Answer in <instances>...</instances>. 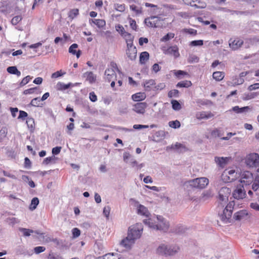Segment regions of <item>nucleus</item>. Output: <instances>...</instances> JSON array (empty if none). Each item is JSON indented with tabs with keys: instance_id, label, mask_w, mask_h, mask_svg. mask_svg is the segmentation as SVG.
Listing matches in <instances>:
<instances>
[{
	"instance_id": "obj_1",
	"label": "nucleus",
	"mask_w": 259,
	"mask_h": 259,
	"mask_svg": "<svg viewBox=\"0 0 259 259\" xmlns=\"http://www.w3.org/2000/svg\"><path fill=\"white\" fill-rule=\"evenodd\" d=\"M142 231L141 224H137L135 226H131L128 228L127 237L121 241V245L126 248H130L135 243V240L141 237Z\"/></svg>"
},
{
	"instance_id": "obj_2",
	"label": "nucleus",
	"mask_w": 259,
	"mask_h": 259,
	"mask_svg": "<svg viewBox=\"0 0 259 259\" xmlns=\"http://www.w3.org/2000/svg\"><path fill=\"white\" fill-rule=\"evenodd\" d=\"M240 182L242 186H248L252 184V189L256 191L259 188V180L254 179L253 174L249 171H241L240 174Z\"/></svg>"
},
{
	"instance_id": "obj_3",
	"label": "nucleus",
	"mask_w": 259,
	"mask_h": 259,
	"mask_svg": "<svg viewBox=\"0 0 259 259\" xmlns=\"http://www.w3.org/2000/svg\"><path fill=\"white\" fill-rule=\"evenodd\" d=\"M156 220L157 222L155 220L149 218L144 220L143 223L149 227L154 229L163 231H166L168 229V225L166 222L164 221L162 217L157 216Z\"/></svg>"
},
{
	"instance_id": "obj_4",
	"label": "nucleus",
	"mask_w": 259,
	"mask_h": 259,
	"mask_svg": "<svg viewBox=\"0 0 259 259\" xmlns=\"http://www.w3.org/2000/svg\"><path fill=\"white\" fill-rule=\"evenodd\" d=\"M209 180L205 177H201L190 180L185 183V185L191 188L202 189L208 184Z\"/></svg>"
},
{
	"instance_id": "obj_5",
	"label": "nucleus",
	"mask_w": 259,
	"mask_h": 259,
	"mask_svg": "<svg viewBox=\"0 0 259 259\" xmlns=\"http://www.w3.org/2000/svg\"><path fill=\"white\" fill-rule=\"evenodd\" d=\"M179 247L177 246H168L162 244L156 249V253L162 255H173L178 252Z\"/></svg>"
},
{
	"instance_id": "obj_6",
	"label": "nucleus",
	"mask_w": 259,
	"mask_h": 259,
	"mask_svg": "<svg viewBox=\"0 0 259 259\" xmlns=\"http://www.w3.org/2000/svg\"><path fill=\"white\" fill-rule=\"evenodd\" d=\"M234 205V201L230 202L224 209L223 213L220 214V218L224 223H227L230 222V219L232 215L233 208Z\"/></svg>"
},
{
	"instance_id": "obj_7",
	"label": "nucleus",
	"mask_w": 259,
	"mask_h": 259,
	"mask_svg": "<svg viewBox=\"0 0 259 259\" xmlns=\"http://www.w3.org/2000/svg\"><path fill=\"white\" fill-rule=\"evenodd\" d=\"M117 69V64L114 62L110 63L109 67L107 68L105 71V79L108 82L112 80H115L116 78V74L115 72V69Z\"/></svg>"
},
{
	"instance_id": "obj_8",
	"label": "nucleus",
	"mask_w": 259,
	"mask_h": 259,
	"mask_svg": "<svg viewBox=\"0 0 259 259\" xmlns=\"http://www.w3.org/2000/svg\"><path fill=\"white\" fill-rule=\"evenodd\" d=\"M245 163L249 167H256L259 164V155L255 153L249 154L246 156Z\"/></svg>"
},
{
	"instance_id": "obj_9",
	"label": "nucleus",
	"mask_w": 259,
	"mask_h": 259,
	"mask_svg": "<svg viewBox=\"0 0 259 259\" xmlns=\"http://www.w3.org/2000/svg\"><path fill=\"white\" fill-rule=\"evenodd\" d=\"M231 190L226 187H222L219 192V200L220 203H226L231 193Z\"/></svg>"
},
{
	"instance_id": "obj_10",
	"label": "nucleus",
	"mask_w": 259,
	"mask_h": 259,
	"mask_svg": "<svg viewBox=\"0 0 259 259\" xmlns=\"http://www.w3.org/2000/svg\"><path fill=\"white\" fill-rule=\"evenodd\" d=\"M246 191L243 186H237L233 192V196L234 199L241 200L246 196Z\"/></svg>"
},
{
	"instance_id": "obj_11",
	"label": "nucleus",
	"mask_w": 259,
	"mask_h": 259,
	"mask_svg": "<svg viewBox=\"0 0 259 259\" xmlns=\"http://www.w3.org/2000/svg\"><path fill=\"white\" fill-rule=\"evenodd\" d=\"M224 177H227L228 179L226 180L228 182H231L235 181L240 177V174L236 172L234 169L226 170L223 174Z\"/></svg>"
},
{
	"instance_id": "obj_12",
	"label": "nucleus",
	"mask_w": 259,
	"mask_h": 259,
	"mask_svg": "<svg viewBox=\"0 0 259 259\" xmlns=\"http://www.w3.org/2000/svg\"><path fill=\"white\" fill-rule=\"evenodd\" d=\"M137 51L135 47L133 46V44L130 43L127 45V50L126 54L129 59L132 61L135 60L137 57Z\"/></svg>"
},
{
	"instance_id": "obj_13",
	"label": "nucleus",
	"mask_w": 259,
	"mask_h": 259,
	"mask_svg": "<svg viewBox=\"0 0 259 259\" xmlns=\"http://www.w3.org/2000/svg\"><path fill=\"white\" fill-rule=\"evenodd\" d=\"M164 53L166 55H173L175 58L180 56L179 49L177 46H171L164 50Z\"/></svg>"
},
{
	"instance_id": "obj_14",
	"label": "nucleus",
	"mask_w": 259,
	"mask_h": 259,
	"mask_svg": "<svg viewBox=\"0 0 259 259\" xmlns=\"http://www.w3.org/2000/svg\"><path fill=\"white\" fill-rule=\"evenodd\" d=\"M82 77L85 78V80L88 81L90 84L95 83L97 79L96 75L94 74L92 71H87L84 72Z\"/></svg>"
},
{
	"instance_id": "obj_15",
	"label": "nucleus",
	"mask_w": 259,
	"mask_h": 259,
	"mask_svg": "<svg viewBox=\"0 0 259 259\" xmlns=\"http://www.w3.org/2000/svg\"><path fill=\"white\" fill-rule=\"evenodd\" d=\"M147 104L145 102L137 103L134 106L133 110L138 113L143 114Z\"/></svg>"
},
{
	"instance_id": "obj_16",
	"label": "nucleus",
	"mask_w": 259,
	"mask_h": 259,
	"mask_svg": "<svg viewBox=\"0 0 259 259\" xmlns=\"http://www.w3.org/2000/svg\"><path fill=\"white\" fill-rule=\"evenodd\" d=\"M213 116V114L210 112H198L196 113V117L197 119H207Z\"/></svg>"
},
{
	"instance_id": "obj_17",
	"label": "nucleus",
	"mask_w": 259,
	"mask_h": 259,
	"mask_svg": "<svg viewBox=\"0 0 259 259\" xmlns=\"http://www.w3.org/2000/svg\"><path fill=\"white\" fill-rule=\"evenodd\" d=\"M243 42L242 40L238 38L234 40L230 39L229 40V46L233 50H236L242 45Z\"/></svg>"
},
{
	"instance_id": "obj_18",
	"label": "nucleus",
	"mask_w": 259,
	"mask_h": 259,
	"mask_svg": "<svg viewBox=\"0 0 259 259\" xmlns=\"http://www.w3.org/2000/svg\"><path fill=\"white\" fill-rule=\"evenodd\" d=\"M251 109V108L250 106H245L240 108L238 106H236L232 107V108L229 110V111L230 112L231 111H233L236 113H242L247 112Z\"/></svg>"
},
{
	"instance_id": "obj_19",
	"label": "nucleus",
	"mask_w": 259,
	"mask_h": 259,
	"mask_svg": "<svg viewBox=\"0 0 259 259\" xmlns=\"http://www.w3.org/2000/svg\"><path fill=\"white\" fill-rule=\"evenodd\" d=\"M158 18V16H151L149 18H146L144 20V22L145 24L149 27H157V26L156 25V23L154 20L152 21V20L156 19Z\"/></svg>"
},
{
	"instance_id": "obj_20",
	"label": "nucleus",
	"mask_w": 259,
	"mask_h": 259,
	"mask_svg": "<svg viewBox=\"0 0 259 259\" xmlns=\"http://www.w3.org/2000/svg\"><path fill=\"white\" fill-rule=\"evenodd\" d=\"M138 213L148 217L150 213L147 208L144 205L139 204L137 208Z\"/></svg>"
},
{
	"instance_id": "obj_21",
	"label": "nucleus",
	"mask_w": 259,
	"mask_h": 259,
	"mask_svg": "<svg viewBox=\"0 0 259 259\" xmlns=\"http://www.w3.org/2000/svg\"><path fill=\"white\" fill-rule=\"evenodd\" d=\"M146 95L144 93H137L132 95V98L135 101H140L144 100Z\"/></svg>"
},
{
	"instance_id": "obj_22",
	"label": "nucleus",
	"mask_w": 259,
	"mask_h": 259,
	"mask_svg": "<svg viewBox=\"0 0 259 259\" xmlns=\"http://www.w3.org/2000/svg\"><path fill=\"white\" fill-rule=\"evenodd\" d=\"M248 214L247 211L246 210H241L234 214V218L236 220H241L244 217Z\"/></svg>"
},
{
	"instance_id": "obj_23",
	"label": "nucleus",
	"mask_w": 259,
	"mask_h": 259,
	"mask_svg": "<svg viewBox=\"0 0 259 259\" xmlns=\"http://www.w3.org/2000/svg\"><path fill=\"white\" fill-rule=\"evenodd\" d=\"M57 158L54 155L50 157H47L44 159L42 164L45 165H48L49 164H55L56 162Z\"/></svg>"
},
{
	"instance_id": "obj_24",
	"label": "nucleus",
	"mask_w": 259,
	"mask_h": 259,
	"mask_svg": "<svg viewBox=\"0 0 259 259\" xmlns=\"http://www.w3.org/2000/svg\"><path fill=\"white\" fill-rule=\"evenodd\" d=\"M90 22L95 24L99 28H102L106 25L105 21L103 19H91Z\"/></svg>"
},
{
	"instance_id": "obj_25",
	"label": "nucleus",
	"mask_w": 259,
	"mask_h": 259,
	"mask_svg": "<svg viewBox=\"0 0 259 259\" xmlns=\"http://www.w3.org/2000/svg\"><path fill=\"white\" fill-rule=\"evenodd\" d=\"M71 83H68V84H65L63 82H59L56 84V89L60 91H64L68 89L71 85Z\"/></svg>"
},
{
	"instance_id": "obj_26",
	"label": "nucleus",
	"mask_w": 259,
	"mask_h": 259,
	"mask_svg": "<svg viewBox=\"0 0 259 259\" xmlns=\"http://www.w3.org/2000/svg\"><path fill=\"white\" fill-rule=\"evenodd\" d=\"M149 54L147 52H142L140 56V63L144 64L149 59Z\"/></svg>"
},
{
	"instance_id": "obj_27",
	"label": "nucleus",
	"mask_w": 259,
	"mask_h": 259,
	"mask_svg": "<svg viewBox=\"0 0 259 259\" xmlns=\"http://www.w3.org/2000/svg\"><path fill=\"white\" fill-rule=\"evenodd\" d=\"M99 259H119V257L118 253H109L100 257Z\"/></svg>"
},
{
	"instance_id": "obj_28",
	"label": "nucleus",
	"mask_w": 259,
	"mask_h": 259,
	"mask_svg": "<svg viewBox=\"0 0 259 259\" xmlns=\"http://www.w3.org/2000/svg\"><path fill=\"white\" fill-rule=\"evenodd\" d=\"M224 77V73L221 71H215L212 74L213 78L218 81L222 80Z\"/></svg>"
},
{
	"instance_id": "obj_29",
	"label": "nucleus",
	"mask_w": 259,
	"mask_h": 259,
	"mask_svg": "<svg viewBox=\"0 0 259 259\" xmlns=\"http://www.w3.org/2000/svg\"><path fill=\"white\" fill-rule=\"evenodd\" d=\"M257 95V94L256 93H244L242 95V99L244 101H247L254 98Z\"/></svg>"
},
{
	"instance_id": "obj_30",
	"label": "nucleus",
	"mask_w": 259,
	"mask_h": 259,
	"mask_svg": "<svg viewBox=\"0 0 259 259\" xmlns=\"http://www.w3.org/2000/svg\"><path fill=\"white\" fill-rule=\"evenodd\" d=\"M122 36L125 38L127 45L130 43H133L134 37L130 33L124 31V33H122Z\"/></svg>"
},
{
	"instance_id": "obj_31",
	"label": "nucleus",
	"mask_w": 259,
	"mask_h": 259,
	"mask_svg": "<svg viewBox=\"0 0 259 259\" xmlns=\"http://www.w3.org/2000/svg\"><path fill=\"white\" fill-rule=\"evenodd\" d=\"M214 161L220 166L223 167L227 162V158L215 157Z\"/></svg>"
},
{
	"instance_id": "obj_32",
	"label": "nucleus",
	"mask_w": 259,
	"mask_h": 259,
	"mask_svg": "<svg viewBox=\"0 0 259 259\" xmlns=\"http://www.w3.org/2000/svg\"><path fill=\"white\" fill-rule=\"evenodd\" d=\"M192 83L189 80H184L180 81L176 85L177 88H188L192 85Z\"/></svg>"
},
{
	"instance_id": "obj_33",
	"label": "nucleus",
	"mask_w": 259,
	"mask_h": 259,
	"mask_svg": "<svg viewBox=\"0 0 259 259\" xmlns=\"http://www.w3.org/2000/svg\"><path fill=\"white\" fill-rule=\"evenodd\" d=\"M244 81L243 78L239 76H236L232 80V84L233 86L242 84Z\"/></svg>"
},
{
	"instance_id": "obj_34",
	"label": "nucleus",
	"mask_w": 259,
	"mask_h": 259,
	"mask_svg": "<svg viewBox=\"0 0 259 259\" xmlns=\"http://www.w3.org/2000/svg\"><path fill=\"white\" fill-rule=\"evenodd\" d=\"M155 84V81L153 79H150L145 82L144 88L146 91H150Z\"/></svg>"
},
{
	"instance_id": "obj_35",
	"label": "nucleus",
	"mask_w": 259,
	"mask_h": 259,
	"mask_svg": "<svg viewBox=\"0 0 259 259\" xmlns=\"http://www.w3.org/2000/svg\"><path fill=\"white\" fill-rule=\"evenodd\" d=\"M39 203V199L37 197H34L31 201L29 209L31 210H34Z\"/></svg>"
},
{
	"instance_id": "obj_36",
	"label": "nucleus",
	"mask_w": 259,
	"mask_h": 259,
	"mask_svg": "<svg viewBox=\"0 0 259 259\" xmlns=\"http://www.w3.org/2000/svg\"><path fill=\"white\" fill-rule=\"evenodd\" d=\"M40 101L41 100L39 98H35L31 100L30 105L35 107H41L42 104L40 103Z\"/></svg>"
},
{
	"instance_id": "obj_37",
	"label": "nucleus",
	"mask_w": 259,
	"mask_h": 259,
	"mask_svg": "<svg viewBox=\"0 0 259 259\" xmlns=\"http://www.w3.org/2000/svg\"><path fill=\"white\" fill-rule=\"evenodd\" d=\"M19 230L21 232L23 233V236L25 237L29 236L31 235V233H33L34 232V231L32 230L23 228H20Z\"/></svg>"
},
{
	"instance_id": "obj_38",
	"label": "nucleus",
	"mask_w": 259,
	"mask_h": 259,
	"mask_svg": "<svg viewBox=\"0 0 259 259\" xmlns=\"http://www.w3.org/2000/svg\"><path fill=\"white\" fill-rule=\"evenodd\" d=\"M168 125L170 127L176 129V128H179L180 127L181 123L179 120H176L175 121H169L168 122Z\"/></svg>"
},
{
	"instance_id": "obj_39",
	"label": "nucleus",
	"mask_w": 259,
	"mask_h": 259,
	"mask_svg": "<svg viewBox=\"0 0 259 259\" xmlns=\"http://www.w3.org/2000/svg\"><path fill=\"white\" fill-rule=\"evenodd\" d=\"M26 124L28 127L31 130H33L34 128V120L31 117H28L26 119Z\"/></svg>"
},
{
	"instance_id": "obj_40",
	"label": "nucleus",
	"mask_w": 259,
	"mask_h": 259,
	"mask_svg": "<svg viewBox=\"0 0 259 259\" xmlns=\"http://www.w3.org/2000/svg\"><path fill=\"white\" fill-rule=\"evenodd\" d=\"M79 14V11L77 9H72L70 11L68 17L71 19H74L75 17H76Z\"/></svg>"
},
{
	"instance_id": "obj_41",
	"label": "nucleus",
	"mask_w": 259,
	"mask_h": 259,
	"mask_svg": "<svg viewBox=\"0 0 259 259\" xmlns=\"http://www.w3.org/2000/svg\"><path fill=\"white\" fill-rule=\"evenodd\" d=\"M172 108L174 110L178 111L181 109V105L177 100H172L171 102Z\"/></svg>"
},
{
	"instance_id": "obj_42",
	"label": "nucleus",
	"mask_w": 259,
	"mask_h": 259,
	"mask_svg": "<svg viewBox=\"0 0 259 259\" xmlns=\"http://www.w3.org/2000/svg\"><path fill=\"white\" fill-rule=\"evenodd\" d=\"M7 222L11 225H14L20 222V221L16 218H9L7 219Z\"/></svg>"
},
{
	"instance_id": "obj_43",
	"label": "nucleus",
	"mask_w": 259,
	"mask_h": 259,
	"mask_svg": "<svg viewBox=\"0 0 259 259\" xmlns=\"http://www.w3.org/2000/svg\"><path fill=\"white\" fill-rule=\"evenodd\" d=\"M175 36V34L173 33H168L167 34L164 35L161 39V41H166L169 40V39L174 38Z\"/></svg>"
},
{
	"instance_id": "obj_44",
	"label": "nucleus",
	"mask_w": 259,
	"mask_h": 259,
	"mask_svg": "<svg viewBox=\"0 0 259 259\" xmlns=\"http://www.w3.org/2000/svg\"><path fill=\"white\" fill-rule=\"evenodd\" d=\"M199 58L195 55H191L189 56L188 61L189 63H197L199 61Z\"/></svg>"
},
{
	"instance_id": "obj_45",
	"label": "nucleus",
	"mask_w": 259,
	"mask_h": 259,
	"mask_svg": "<svg viewBox=\"0 0 259 259\" xmlns=\"http://www.w3.org/2000/svg\"><path fill=\"white\" fill-rule=\"evenodd\" d=\"M114 8L117 11L123 12L125 10V5L124 4H115L114 5Z\"/></svg>"
},
{
	"instance_id": "obj_46",
	"label": "nucleus",
	"mask_w": 259,
	"mask_h": 259,
	"mask_svg": "<svg viewBox=\"0 0 259 259\" xmlns=\"http://www.w3.org/2000/svg\"><path fill=\"white\" fill-rule=\"evenodd\" d=\"M32 79V77H31L29 75H28L26 76L25 77L23 78L22 81L20 83V86L23 87L27 83L29 82V81Z\"/></svg>"
},
{
	"instance_id": "obj_47",
	"label": "nucleus",
	"mask_w": 259,
	"mask_h": 259,
	"mask_svg": "<svg viewBox=\"0 0 259 259\" xmlns=\"http://www.w3.org/2000/svg\"><path fill=\"white\" fill-rule=\"evenodd\" d=\"M184 1V2L188 5H190L191 6H193V7H196L197 8H203L204 7V6H198L196 5V4H194V2H195V0H183Z\"/></svg>"
},
{
	"instance_id": "obj_48",
	"label": "nucleus",
	"mask_w": 259,
	"mask_h": 259,
	"mask_svg": "<svg viewBox=\"0 0 259 259\" xmlns=\"http://www.w3.org/2000/svg\"><path fill=\"white\" fill-rule=\"evenodd\" d=\"M22 20V17L20 16H16L13 17L11 20V23L13 25H17L21 20Z\"/></svg>"
},
{
	"instance_id": "obj_49",
	"label": "nucleus",
	"mask_w": 259,
	"mask_h": 259,
	"mask_svg": "<svg viewBox=\"0 0 259 259\" xmlns=\"http://www.w3.org/2000/svg\"><path fill=\"white\" fill-rule=\"evenodd\" d=\"M203 44L202 40H196L191 41L190 45L192 46H201Z\"/></svg>"
},
{
	"instance_id": "obj_50",
	"label": "nucleus",
	"mask_w": 259,
	"mask_h": 259,
	"mask_svg": "<svg viewBox=\"0 0 259 259\" xmlns=\"http://www.w3.org/2000/svg\"><path fill=\"white\" fill-rule=\"evenodd\" d=\"M78 47V45L76 44H73L69 48V52L73 55L76 54L75 49Z\"/></svg>"
},
{
	"instance_id": "obj_51",
	"label": "nucleus",
	"mask_w": 259,
	"mask_h": 259,
	"mask_svg": "<svg viewBox=\"0 0 259 259\" xmlns=\"http://www.w3.org/2000/svg\"><path fill=\"white\" fill-rule=\"evenodd\" d=\"M72 233L73 238H77L80 235V231L77 228H74L72 230Z\"/></svg>"
},
{
	"instance_id": "obj_52",
	"label": "nucleus",
	"mask_w": 259,
	"mask_h": 259,
	"mask_svg": "<svg viewBox=\"0 0 259 259\" xmlns=\"http://www.w3.org/2000/svg\"><path fill=\"white\" fill-rule=\"evenodd\" d=\"M179 93V92L178 90H171L168 93V96L169 97V98H172L173 97H178V94Z\"/></svg>"
},
{
	"instance_id": "obj_53",
	"label": "nucleus",
	"mask_w": 259,
	"mask_h": 259,
	"mask_svg": "<svg viewBox=\"0 0 259 259\" xmlns=\"http://www.w3.org/2000/svg\"><path fill=\"white\" fill-rule=\"evenodd\" d=\"M46 250L44 246H37L34 248V251L36 254H39Z\"/></svg>"
},
{
	"instance_id": "obj_54",
	"label": "nucleus",
	"mask_w": 259,
	"mask_h": 259,
	"mask_svg": "<svg viewBox=\"0 0 259 259\" xmlns=\"http://www.w3.org/2000/svg\"><path fill=\"white\" fill-rule=\"evenodd\" d=\"M17 70L16 66H10L7 68L8 72L11 74H15Z\"/></svg>"
},
{
	"instance_id": "obj_55",
	"label": "nucleus",
	"mask_w": 259,
	"mask_h": 259,
	"mask_svg": "<svg viewBox=\"0 0 259 259\" xmlns=\"http://www.w3.org/2000/svg\"><path fill=\"white\" fill-rule=\"evenodd\" d=\"M184 32L189 33L191 35H196L197 34V30L192 28H189V29H184Z\"/></svg>"
},
{
	"instance_id": "obj_56",
	"label": "nucleus",
	"mask_w": 259,
	"mask_h": 259,
	"mask_svg": "<svg viewBox=\"0 0 259 259\" xmlns=\"http://www.w3.org/2000/svg\"><path fill=\"white\" fill-rule=\"evenodd\" d=\"M110 211V207L109 206L104 207L103 209V214L107 218H108Z\"/></svg>"
},
{
	"instance_id": "obj_57",
	"label": "nucleus",
	"mask_w": 259,
	"mask_h": 259,
	"mask_svg": "<svg viewBox=\"0 0 259 259\" xmlns=\"http://www.w3.org/2000/svg\"><path fill=\"white\" fill-rule=\"evenodd\" d=\"M130 24L131 27L135 30H136L137 28V26L136 24V21L132 18H130Z\"/></svg>"
},
{
	"instance_id": "obj_58",
	"label": "nucleus",
	"mask_w": 259,
	"mask_h": 259,
	"mask_svg": "<svg viewBox=\"0 0 259 259\" xmlns=\"http://www.w3.org/2000/svg\"><path fill=\"white\" fill-rule=\"evenodd\" d=\"M42 241L45 243H49L52 241V237L49 235H43L42 236Z\"/></svg>"
},
{
	"instance_id": "obj_59",
	"label": "nucleus",
	"mask_w": 259,
	"mask_h": 259,
	"mask_svg": "<svg viewBox=\"0 0 259 259\" xmlns=\"http://www.w3.org/2000/svg\"><path fill=\"white\" fill-rule=\"evenodd\" d=\"M259 89V83H255L253 84L249 85L248 88V90L250 91Z\"/></svg>"
},
{
	"instance_id": "obj_60",
	"label": "nucleus",
	"mask_w": 259,
	"mask_h": 259,
	"mask_svg": "<svg viewBox=\"0 0 259 259\" xmlns=\"http://www.w3.org/2000/svg\"><path fill=\"white\" fill-rule=\"evenodd\" d=\"M89 98L91 101L96 102L97 100V97L94 92H92L89 94Z\"/></svg>"
},
{
	"instance_id": "obj_61",
	"label": "nucleus",
	"mask_w": 259,
	"mask_h": 259,
	"mask_svg": "<svg viewBox=\"0 0 259 259\" xmlns=\"http://www.w3.org/2000/svg\"><path fill=\"white\" fill-rule=\"evenodd\" d=\"M61 147H56L52 149V154L53 155H55L58 154L61 150Z\"/></svg>"
},
{
	"instance_id": "obj_62",
	"label": "nucleus",
	"mask_w": 259,
	"mask_h": 259,
	"mask_svg": "<svg viewBox=\"0 0 259 259\" xmlns=\"http://www.w3.org/2000/svg\"><path fill=\"white\" fill-rule=\"evenodd\" d=\"M37 89L36 87L30 88L27 90H25L23 92L24 95L31 94L34 93V91Z\"/></svg>"
},
{
	"instance_id": "obj_63",
	"label": "nucleus",
	"mask_w": 259,
	"mask_h": 259,
	"mask_svg": "<svg viewBox=\"0 0 259 259\" xmlns=\"http://www.w3.org/2000/svg\"><path fill=\"white\" fill-rule=\"evenodd\" d=\"M130 9L133 11L136 12L137 14H141L142 12V11L141 9H137V6L134 5L130 6Z\"/></svg>"
},
{
	"instance_id": "obj_64",
	"label": "nucleus",
	"mask_w": 259,
	"mask_h": 259,
	"mask_svg": "<svg viewBox=\"0 0 259 259\" xmlns=\"http://www.w3.org/2000/svg\"><path fill=\"white\" fill-rule=\"evenodd\" d=\"M250 206L251 208L255 210H259V205L256 202L251 203L250 204Z\"/></svg>"
}]
</instances>
